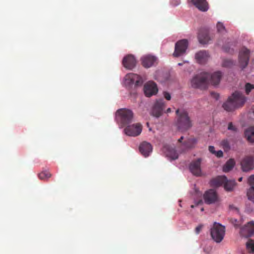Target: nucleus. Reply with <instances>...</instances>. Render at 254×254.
Wrapping results in <instances>:
<instances>
[{
  "label": "nucleus",
  "mask_w": 254,
  "mask_h": 254,
  "mask_svg": "<svg viewBox=\"0 0 254 254\" xmlns=\"http://www.w3.org/2000/svg\"><path fill=\"white\" fill-rule=\"evenodd\" d=\"M246 101V98L242 93L235 91L223 104L222 107L227 112H232L243 107Z\"/></svg>",
  "instance_id": "f257e3e1"
},
{
  "label": "nucleus",
  "mask_w": 254,
  "mask_h": 254,
  "mask_svg": "<svg viewBox=\"0 0 254 254\" xmlns=\"http://www.w3.org/2000/svg\"><path fill=\"white\" fill-rule=\"evenodd\" d=\"M177 118V126L179 130L185 131L192 126V124L188 113L185 110H180L178 109L176 111Z\"/></svg>",
  "instance_id": "f03ea898"
},
{
  "label": "nucleus",
  "mask_w": 254,
  "mask_h": 254,
  "mask_svg": "<svg viewBox=\"0 0 254 254\" xmlns=\"http://www.w3.org/2000/svg\"><path fill=\"white\" fill-rule=\"evenodd\" d=\"M116 115L118 123L124 127L132 122L133 113L130 110L123 108L118 110Z\"/></svg>",
  "instance_id": "7ed1b4c3"
},
{
  "label": "nucleus",
  "mask_w": 254,
  "mask_h": 254,
  "mask_svg": "<svg viewBox=\"0 0 254 254\" xmlns=\"http://www.w3.org/2000/svg\"><path fill=\"white\" fill-rule=\"evenodd\" d=\"M210 73L201 72L194 76L190 80L191 86L193 88L204 89L208 83Z\"/></svg>",
  "instance_id": "20e7f679"
},
{
  "label": "nucleus",
  "mask_w": 254,
  "mask_h": 254,
  "mask_svg": "<svg viewBox=\"0 0 254 254\" xmlns=\"http://www.w3.org/2000/svg\"><path fill=\"white\" fill-rule=\"evenodd\" d=\"M225 232V227L221 224L214 223L211 229V236L217 243H220L223 239Z\"/></svg>",
  "instance_id": "39448f33"
},
{
  "label": "nucleus",
  "mask_w": 254,
  "mask_h": 254,
  "mask_svg": "<svg viewBox=\"0 0 254 254\" xmlns=\"http://www.w3.org/2000/svg\"><path fill=\"white\" fill-rule=\"evenodd\" d=\"M142 83V78L136 74L130 73L125 77V84L127 86L130 87L133 84L135 86H141Z\"/></svg>",
  "instance_id": "423d86ee"
},
{
  "label": "nucleus",
  "mask_w": 254,
  "mask_h": 254,
  "mask_svg": "<svg viewBox=\"0 0 254 254\" xmlns=\"http://www.w3.org/2000/svg\"><path fill=\"white\" fill-rule=\"evenodd\" d=\"M188 41L182 39L178 41L175 44V51L173 54L174 57H179L183 55L188 47Z\"/></svg>",
  "instance_id": "0eeeda50"
},
{
  "label": "nucleus",
  "mask_w": 254,
  "mask_h": 254,
  "mask_svg": "<svg viewBox=\"0 0 254 254\" xmlns=\"http://www.w3.org/2000/svg\"><path fill=\"white\" fill-rule=\"evenodd\" d=\"M142 129V125L140 123H136L127 126L124 129V132L127 135L137 136L141 133Z\"/></svg>",
  "instance_id": "6e6552de"
},
{
  "label": "nucleus",
  "mask_w": 254,
  "mask_h": 254,
  "mask_svg": "<svg viewBox=\"0 0 254 254\" xmlns=\"http://www.w3.org/2000/svg\"><path fill=\"white\" fill-rule=\"evenodd\" d=\"M166 105V103L163 99L157 100L152 108L151 112L152 116L156 118L160 117L162 115Z\"/></svg>",
  "instance_id": "1a4fd4ad"
},
{
  "label": "nucleus",
  "mask_w": 254,
  "mask_h": 254,
  "mask_svg": "<svg viewBox=\"0 0 254 254\" xmlns=\"http://www.w3.org/2000/svg\"><path fill=\"white\" fill-rule=\"evenodd\" d=\"M250 50L245 48H243L240 51L239 62L240 65L242 69L245 68L249 63L250 60Z\"/></svg>",
  "instance_id": "9d476101"
},
{
  "label": "nucleus",
  "mask_w": 254,
  "mask_h": 254,
  "mask_svg": "<svg viewBox=\"0 0 254 254\" xmlns=\"http://www.w3.org/2000/svg\"><path fill=\"white\" fill-rule=\"evenodd\" d=\"M203 198L206 204L214 203L218 200V195L214 190L210 189L205 191L203 194Z\"/></svg>",
  "instance_id": "9b49d317"
},
{
  "label": "nucleus",
  "mask_w": 254,
  "mask_h": 254,
  "mask_svg": "<svg viewBox=\"0 0 254 254\" xmlns=\"http://www.w3.org/2000/svg\"><path fill=\"white\" fill-rule=\"evenodd\" d=\"M202 161L201 158L192 161L190 164L189 169L191 173L194 176L198 177L201 175L200 165Z\"/></svg>",
  "instance_id": "f8f14e48"
},
{
  "label": "nucleus",
  "mask_w": 254,
  "mask_h": 254,
  "mask_svg": "<svg viewBox=\"0 0 254 254\" xmlns=\"http://www.w3.org/2000/svg\"><path fill=\"white\" fill-rule=\"evenodd\" d=\"M158 92L156 84L153 81H149L144 86V92L146 96L151 97L155 95Z\"/></svg>",
  "instance_id": "ddd939ff"
},
{
  "label": "nucleus",
  "mask_w": 254,
  "mask_h": 254,
  "mask_svg": "<svg viewBox=\"0 0 254 254\" xmlns=\"http://www.w3.org/2000/svg\"><path fill=\"white\" fill-rule=\"evenodd\" d=\"M241 235L246 238L250 237L254 234V222L251 221L243 227L240 231Z\"/></svg>",
  "instance_id": "4468645a"
},
{
  "label": "nucleus",
  "mask_w": 254,
  "mask_h": 254,
  "mask_svg": "<svg viewBox=\"0 0 254 254\" xmlns=\"http://www.w3.org/2000/svg\"><path fill=\"white\" fill-rule=\"evenodd\" d=\"M241 164L244 172L249 171L254 168V159L252 157H246L242 160Z\"/></svg>",
  "instance_id": "2eb2a0df"
},
{
  "label": "nucleus",
  "mask_w": 254,
  "mask_h": 254,
  "mask_svg": "<svg viewBox=\"0 0 254 254\" xmlns=\"http://www.w3.org/2000/svg\"><path fill=\"white\" fill-rule=\"evenodd\" d=\"M136 60L134 57L131 55H128L123 60L124 66L127 69H132L136 65Z\"/></svg>",
  "instance_id": "dca6fc26"
},
{
  "label": "nucleus",
  "mask_w": 254,
  "mask_h": 254,
  "mask_svg": "<svg viewBox=\"0 0 254 254\" xmlns=\"http://www.w3.org/2000/svg\"><path fill=\"white\" fill-rule=\"evenodd\" d=\"M209 58L208 53L204 50L198 52L195 55V58L199 64H205L208 61Z\"/></svg>",
  "instance_id": "f3484780"
},
{
  "label": "nucleus",
  "mask_w": 254,
  "mask_h": 254,
  "mask_svg": "<svg viewBox=\"0 0 254 254\" xmlns=\"http://www.w3.org/2000/svg\"><path fill=\"white\" fill-rule=\"evenodd\" d=\"M139 150L142 155L147 157L152 152V147L150 143L144 141L140 144Z\"/></svg>",
  "instance_id": "a211bd4d"
},
{
  "label": "nucleus",
  "mask_w": 254,
  "mask_h": 254,
  "mask_svg": "<svg viewBox=\"0 0 254 254\" xmlns=\"http://www.w3.org/2000/svg\"><path fill=\"white\" fill-rule=\"evenodd\" d=\"M156 60V58L154 56L151 55L145 56L141 58L142 64L146 68L151 67L155 62Z\"/></svg>",
  "instance_id": "6ab92c4d"
},
{
  "label": "nucleus",
  "mask_w": 254,
  "mask_h": 254,
  "mask_svg": "<svg viewBox=\"0 0 254 254\" xmlns=\"http://www.w3.org/2000/svg\"><path fill=\"white\" fill-rule=\"evenodd\" d=\"M191 2L202 11H206L208 9V3L206 0H191Z\"/></svg>",
  "instance_id": "aec40b11"
},
{
  "label": "nucleus",
  "mask_w": 254,
  "mask_h": 254,
  "mask_svg": "<svg viewBox=\"0 0 254 254\" xmlns=\"http://www.w3.org/2000/svg\"><path fill=\"white\" fill-rule=\"evenodd\" d=\"M222 75V73L219 71L210 74V77L208 78V82L210 81L211 84L213 85H217L219 83Z\"/></svg>",
  "instance_id": "412c9836"
},
{
  "label": "nucleus",
  "mask_w": 254,
  "mask_h": 254,
  "mask_svg": "<svg viewBox=\"0 0 254 254\" xmlns=\"http://www.w3.org/2000/svg\"><path fill=\"white\" fill-rule=\"evenodd\" d=\"M198 39L202 44H207L210 40L208 31L205 29L200 30L198 34Z\"/></svg>",
  "instance_id": "4be33fe9"
},
{
  "label": "nucleus",
  "mask_w": 254,
  "mask_h": 254,
  "mask_svg": "<svg viewBox=\"0 0 254 254\" xmlns=\"http://www.w3.org/2000/svg\"><path fill=\"white\" fill-rule=\"evenodd\" d=\"M226 181L227 178L225 176H218L211 180L210 185L212 187H219L223 184L224 185Z\"/></svg>",
  "instance_id": "5701e85b"
},
{
  "label": "nucleus",
  "mask_w": 254,
  "mask_h": 254,
  "mask_svg": "<svg viewBox=\"0 0 254 254\" xmlns=\"http://www.w3.org/2000/svg\"><path fill=\"white\" fill-rule=\"evenodd\" d=\"M164 151H166V156L171 160H176L178 159V154L174 149L165 146L164 148Z\"/></svg>",
  "instance_id": "b1692460"
},
{
  "label": "nucleus",
  "mask_w": 254,
  "mask_h": 254,
  "mask_svg": "<svg viewBox=\"0 0 254 254\" xmlns=\"http://www.w3.org/2000/svg\"><path fill=\"white\" fill-rule=\"evenodd\" d=\"M245 136L247 140L254 142V127H250L245 131Z\"/></svg>",
  "instance_id": "393cba45"
},
{
  "label": "nucleus",
  "mask_w": 254,
  "mask_h": 254,
  "mask_svg": "<svg viewBox=\"0 0 254 254\" xmlns=\"http://www.w3.org/2000/svg\"><path fill=\"white\" fill-rule=\"evenodd\" d=\"M197 140L196 138H190L185 140L182 145L185 146L186 149H188L193 147L194 144H195Z\"/></svg>",
  "instance_id": "a878e982"
},
{
  "label": "nucleus",
  "mask_w": 254,
  "mask_h": 254,
  "mask_svg": "<svg viewBox=\"0 0 254 254\" xmlns=\"http://www.w3.org/2000/svg\"><path fill=\"white\" fill-rule=\"evenodd\" d=\"M235 164V162L233 159H230L227 161L223 168V172L227 173L231 170Z\"/></svg>",
  "instance_id": "bb28decb"
},
{
  "label": "nucleus",
  "mask_w": 254,
  "mask_h": 254,
  "mask_svg": "<svg viewBox=\"0 0 254 254\" xmlns=\"http://www.w3.org/2000/svg\"><path fill=\"white\" fill-rule=\"evenodd\" d=\"M236 185V183L235 180H228L227 179V181L224 183V189L228 191H232Z\"/></svg>",
  "instance_id": "cd10ccee"
},
{
  "label": "nucleus",
  "mask_w": 254,
  "mask_h": 254,
  "mask_svg": "<svg viewBox=\"0 0 254 254\" xmlns=\"http://www.w3.org/2000/svg\"><path fill=\"white\" fill-rule=\"evenodd\" d=\"M51 174L48 171H43L38 174V177L40 180H45L51 177Z\"/></svg>",
  "instance_id": "c85d7f7f"
},
{
  "label": "nucleus",
  "mask_w": 254,
  "mask_h": 254,
  "mask_svg": "<svg viewBox=\"0 0 254 254\" xmlns=\"http://www.w3.org/2000/svg\"><path fill=\"white\" fill-rule=\"evenodd\" d=\"M246 248L249 253L254 254V241L249 240L246 243Z\"/></svg>",
  "instance_id": "c756f323"
},
{
  "label": "nucleus",
  "mask_w": 254,
  "mask_h": 254,
  "mask_svg": "<svg viewBox=\"0 0 254 254\" xmlns=\"http://www.w3.org/2000/svg\"><path fill=\"white\" fill-rule=\"evenodd\" d=\"M248 199L254 203V187H251L247 191Z\"/></svg>",
  "instance_id": "7c9ffc66"
},
{
  "label": "nucleus",
  "mask_w": 254,
  "mask_h": 254,
  "mask_svg": "<svg viewBox=\"0 0 254 254\" xmlns=\"http://www.w3.org/2000/svg\"><path fill=\"white\" fill-rule=\"evenodd\" d=\"M221 145L225 150H228L230 149L229 142L227 139L223 140L221 142Z\"/></svg>",
  "instance_id": "2f4dec72"
},
{
  "label": "nucleus",
  "mask_w": 254,
  "mask_h": 254,
  "mask_svg": "<svg viewBox=\"0 0 254 254\" xmlns=\"http://www.w3.org/2000/svg\"><path fill=\"white\" fill-rule=\"evenodd\" d=\"M254 89V85L250 83H247L245 85V92L248 95L251 92L252 90Z\"/></svg>",
  "instance_id": "473e14b6"
},
{
  "label": "nucleus",
  "mask_w": 254,
  "mask_h": 254,
  "mask_svg": "<svg viewBox=\"0 0 254 254\" xmlns=\"http://www.w3.org/2000/svg\"><path fill=\"white\" fill-rule=\"evenodd\" d=\"M217 29L218 32L223 33L226 31L225 27L223 25V24L220 22H218L216 25Z\"/></svg>",
  "instance_id": "72a5a7b5"
},
{
  "label": "nucleus",
  "mask_w": 254,
  "mask_h": 254,
  "mask_svg": "<svg viewBox=\"0 0 254 254\" xmlns=\"http://www.w3.org/2000/svg\"><path fill=\"white\" fill-rule=\"evenodd\" d=\"M233 65V62L230 60H224L222 65L225 67H229Z\"/></svg>",
  "instance_id": "f704fd0d"
},
{
  "label": "nucleus",
  "mask_w": 254,
  "mask_h": 254,
  "mask_svg": "<svg viewBox=\"0 0 254 254\" xmlns=\"http://www.w3.org/2000/svg\"><path fill=\"white\" fill-rule=\"evenodd\" d=\"M228 129L229 130H233L234 131H237V128L235 126H233L232 123H231V122L229 123Z\"/></svg>",
  "instance_id": "c9c22d12"
},
{
  "label": "nucleus",
  "mask_w": 254,
  "mask_h": 254,
  "mask_svg": "<svg viewBox=\"0 0 254 254\" xmlns=\"http://www.w3.org/2000/svg\"><path fill=\"white\" fill-rule=\"evenodd\" d=\"M163 95L166 100H171V95L169 93H168L167 92H164Z\"/></svg>",
  "instance_id": "e433bc0d"
},
{
  "label": "nucleus",
  "mask_w": 254,
  "mask_h": 254,
  "mask_svg": "<svg viewBox=\"0 0 254 254\" xmlns=\"http://www.w3.org/2000/svg\"><path fill=\"white\" fill-rule=\"evenodd\" d=\"M203 225H199L197 227H196L195 229V232L196 234H198L200 231L201 230L202 228Z\"/></svg>",
  "instance_id": "4c0bfd02"
},
{
  "label": "nucleus",
  "mask_w": 254,
  "mask_h": 254,
  "mask_svg": "<svg viewBox=\"0 0 254 254\" xmlns=\"http://www.w3.org/2000/svg\"><path fill=\"white\" fill-rule=\"evenodd\" d=\"M248 182H249V184L251 185L254 184V175H251L249 177V178L248 179Z\"/></svg>",
  "instance_id": "58836bf2"
},
{
  "label": "nucleus",
  "mask_w": 254,
  "mask_h": 254,
  "mask_svg": "<svg viewBox=\"0 0 254 254\" xmlns=\"http://www.w3.org/2000/svg\"><path fill=\"white\" fill-rule=\"evenodd\" d=\"M215 154L218 157H221L223 156V153L221 150H219L218 151H216Z\"/></svg>",
  "instance_id": "ea45409f"
},
{
  "label": "nucleus",
  "mask_w": 254,
  "mask_h": 254,
  "mask_svg": "<svg viewBox=\"0 0 254 254\" xmlns=\"http://www.w3.org/2000/svg\"><path fill=\"white\" fill-rule=\"evenodd\" d=\"M208 149H209V151L211 153H212V154H215L216 151L215 150V148H214V146H209Z\"/></svg>",
  "instance_id": "a19ab883"
},
{
  "label": "nucleus",
  "mask_w": 254,
  "mask_h": 254,
  "mask_svg": "<svg viewBox=\"0 0 254 254\" xmlns=\"http://www.w3.org/2000/svg\"><path fill=\"white\" fill-rule=\"evenodd\" d=\"M211 95L212 96H213L214 98H215L216 99H218V98H219V95L217 94V93H213V92H212L211 93Z\"/></svg>",
  "instance_id": "79ce46f5"
},
{
  "label": "nucleus",
  "mask_w": 254,
  "mask_h": 254,
  "mask_svg": "<svg viewBox=\"0 0 254 254\" xmlns=\"http://www.w3.org/2000/svg\"><path fill=\"white\" fill-rule=\"evenodd\" d=\"M183 139H184V136H181V137L179 139L178 141H179V142H182Z\"/></svg>",
  "instance_id": "37998d69"
},
{
  "label": "nucleus",
  "mask_w": 254,
  "mask_h": 254,
  "mask_svg": "<svg viewBox=\"0 0 254 254\" xmlns=\"http://www.w3.org/2000/svg\"><path fill=\"white\" fill-rule=\"evenodd\" d=\"M171 112V109L169 108L167 109L166 113H169Z\"/></svg>",
  "instance_id": "c03bdc74"
},
{
  "label": "nucleus",
  "mask_w": 254,
  "mask_h": 254,
  "mask_svg": "<svg viewBox=\"0 0 254 254\" xmlns=\"http://www.w3.org/2000/svg\"><path fill=\"white\" fill-rule=\"evenodd\" d=\"M180 3V1H177L176 2H175V3L174 4V5H178Z\"/></svg>",
  "instance_id": "a18cd8bd"
},
{
  "label": "nucleus",
  "mask_w": 254,
  "mask_h": 254,
  "mask_svg": "<svg viewBox=\"0 0 254 254\" xmlns=\"http://www.w3.org/2000/svg\"><path fill=\"white\" fill-rule=\"evenodd\" d=\"M199 203H202V200H199L196 204V205H198Z\"/></svg>",
  "instance_id": "49530a36"
},
{
  "label": "nucleus",
  "mask_w": 254,
  "mask_h": 254,
  "mask_svg": "<svg viewBox=\"0 0 254 254\" xmlns=\"http://www.w3.org/2000/svg\"><path fill=\"white\" fill-rule=\"evenodd\" d=\"M242 179H243V178H242V177H241V178H240L238 179V181H239V182H241V181H242Z\"/></svg>",
  "instance_id": "de8ad7c7"
},
{
  "label": "nucleus",
  "mask_w": 254,
  "mask_h": 254,
  "mask_svg": "<svg viewBox=\"0 0 254 254\" xmlns=\"http://www.w3.org/2000/svg\"><path fill=\"white\" fill-rule=\"evenodd\" d=\"M182 64H182V63H179V64H178V65H182Z\"/></svg>",
  "instance_id": "09e8293b"
},
{
  "label": "nucleus",
  "mask_w": 254,
  "mask_h": 254,
  "mask_svg": "<svg viewBox=\"0 0 254 254\" xmlns=\"http://www.w3.org/2000/svg\"><path fill=\"white\" fill-rule=\"evenodd\" d=\"M203 210H204V208H203V207H202V208H201V211H203Z\"/></svg>",
  "instance_id": "8fccbe9b"
},
{
  "label": "nucleus",
  "mask_w": 254,
  "mask_h": 254,
  "mask_svg": "<svg viewBox=\"0 0 254 254\" xmlns=\"http://www.w3.org/2000/svg\"><path fill=\"white\" fill-rule=\"evenodd\" d=\"M194 207V205H191V208H193Z\"/></svg>",
  "instance_id": "3c124183"
},
{
  "label": "nucleus",
  "mask_w": 254,
  "mask_h": 254,
  "mask_svg": "<svg viewBox=\"0 0 254 254\" xmlns=\"http://www.w3.org/2000/svg\"><path fill=\"white\" fill-rule=\"evenodd\" d=\"M147 126H149V123H147Z\"/></svg>",
  "instance_id": "603ef678"
}]
</instances>
